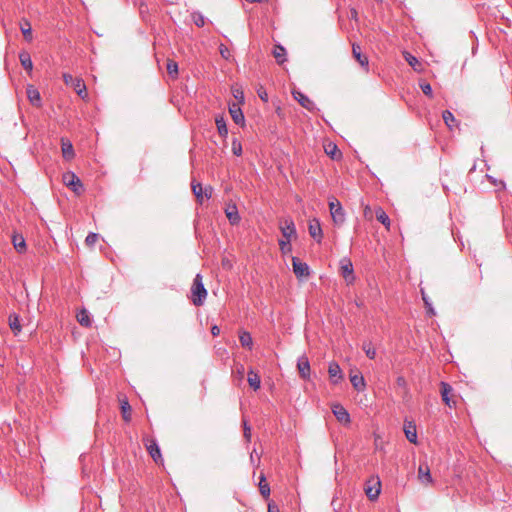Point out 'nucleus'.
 <instances>
[{
    "mask_svg": "<svg viewBox=\"0 0 512 512\" xmlns=\"http://www.w3.org/2000/svg\"><path fill=\"white\" fill-rule=\"evenodd\" d=\"M418 478L422 483L430 484L433 482V478L430 472V468L427 464H421L418 468Z\"/></svg>",
    "mask_w": 512,
    "mask_h": 512,
    "instance_id": "20",
    "label": "nucleus"
},
{
    "mask_svg": "<svg viewBox=\"0 0 512 512\" xmlns=\"http://www.w3.org/2000/svg\"><path fill=\"white\" fill-rule=\"evenodd\" d=\"M225 215L231 225H238L241 221V217L238 212L237 205L235 203H229L225 208Z\"/></svg>",
    "mask_w": 512,
    "mask_h": 512,
    "instance_id": "13",
    "label": "nucleus"
},
{
    "mask_svg": "<svg viewBox=\"0 0 512 512\" xmlns=\"http://www.w3.org/2000/svg\"><path fill=\"white\" fill-rule=\"evenodd\" d=\"M440 387H441L440 393H441L443 402L451 408L453 405H455V402L452 401V399L450 397V394L453 390L452 386L449 383L442 381L440 384Z\"/></svg>",
    "mask_w": 512,
    "mask_h": 512,
    "instance_id": "16",
    "label": "nucleus"
},
{
    "mask_svg": "<svg viewBox=\"0 0 512 512\" xmlns=\"http://www.w3.org/2000/svg\"><path fill=\"white\" fill-rule=\"evenodd\" d=\"M247 381L249 386L254 390L257 391L261 387V379L259 374L253 369L249 368L248 370V377Z\"/></svg>",
    "mask_w": 512,
    "mask_h": 512,
    "instance_id": "18",
    "label": "nucleus"
},
{
    "mask_svg": "<svg viewBox=\"0 0 512 512\" xmlns=\"http://www.w3.org/2000/svg\"><path fill=\"white\" fill-rule=\"evenodd\" d=\"M228 111L235 124L241 126L245 125V116L239 103H229Z\"/></svg>",
    "mask_w": 512,
    "mask_h": 512,
    "instance_id": "9",
    "label": "nucleus"
},
{
    "mask_svg": "<svg viewBox=\"0 0 512 512\" xmlns=\"http://www.w3.org/2000/svg\"><path fill=\"white\" fill-rule=\"evenodd\" d=\"M71 86H73L75 92L78 94V96H80L82 99H84L85 97H87V90H86V85L84 83V81L81 79V78H75L74 80V84H72Z\"/></svg>",
    "mask_w": 512,
    "mask_h": 512,
    "instance_id": "29",
    "label": "nucleus"
},
{
    "mask_svg": "<svg viewBox=\"0 0 512 512\" xmlns=\"http://www.w3.org/2000/svg\"><path fill=\"white\" fill-rule=\"evenodd\" d=\"M260 482H259V491H260V494L264 497V498H268L270 496V486L269 484L266 482V477L263 473H261L260 477Z\"/></svg>",
    "mask_w": 512,
    "mask_h": 512,
    "instance_id": "34",
    "label": "nucleus"
},
{
    "mask_svg": "<svg viewBox=\"0 0 512 512\" xmlns=\"http://www.w3.org/2000/svg\"><path fill=\"white\" fill-rule=\"evenodd\" d=\"M410 396V393L409 394H405V392L403 393V398H406V397H409Z\"/></svg>",
    "mask_w": 512,
    "mask_h": 512,
    "instance_id": "60",
    "label": "nucleus"
},
{
    "mask_svg": "<svg viewBox=\"0 0 512 512\" xmlns=\"http://www.w3.org/2000/svg\"><path fill=\"white\" fill-rule=\"evenodd\" d=\"M308 232L309 235L320 244L323 239V230L321 227L320 220L318 218H313L309 220L308 223Z\"/></svg>",
    "mask_w": 512,
    "mask_h": 512,
    "instance_id": "7",
    "label": "nucleus"
},
{
    "mask_svg": "<svg viewBox=\"0 0 512 512\" xmlns=\"http://www.w3.org/2000/svg\"><path fill=\"white\" fill-rule=\"evenodd\" d=\"M362 349L363 351L365 352V355L371 359V360H374L375 357H376V350L375 348L372 346V343L371 342H364L363 345H362Z\"/></svg>",
    "mask_w": 512,
    "mask_h": 512,
    "instance_id": "38",
    "label": "nucleus"
},
{
    "mask_svg": "<svg viewBox=\"0 0 512 512\" xmlns=\"http://www.w3.org/2000/svg\"><path fill=\"white\" fill-rule=\"evenodd\" d=\"M21 32L26 41H32V27L31 23L28 19H22V23L20 26Z\"/></svg>",
    "mask_w": 512,
    "mask_h": 512,
    "instance_id": "31",
    "label": "nucleus"
},
{
    "mask_svg": "<svg viewBox=\"0 0 512 512\" xmlns=\"http://www.w3.org/2000/svg\"><path fill=\"white\" fill-rule=\"evenodd\" d=\"M404 58L406 60V62L415 70L417 71L419 69V67H421V63L419 61V59L412 55L411 53L409 52H405L404 53Z\"/></svg>",
    "mask_w": 512,
    "mask_h": 512,
    "instance_id": "35",
    "label": "nucleus"
},
{
    "mask_svg": "<svg viewBox=\"0 0 512 512\" xmlns=\"http://www.w3.org/2000/svg\"><path fill=\"white\" fill-rule=\"evenodd\" d=\"M376 218L377 220L383 224L386 228H389L390 226V218L389 216L387 215V213L382 209V208H379L377 211H376Z\"/></svg>",
    "mask_w": 512,
    "mask_h": 512,
    "instance_id": "37",
    "label": "nucleus"
},
{
    "mask_svg": "<svg viewBox=\"0 0 512 512\" xmlns=\"http://www.w3.org/2000/svg\"><path fill=\"white\" fill-rule=\"evenodd\" d=\"M191 293H192V298H191L192 303L195 306L203 305L204 300L206 299V296H207V290L204 287V284L202 282V276L199 273L196 274V276L193 280Z\"/></svg>",
    "mask_w": 512,
    "mask_h": 512,
    "instance_id": "2",
    "label": "nucleus"
},
{
    "mask_svg": "<svg viewBox=\"0 0 512 512\" xmlns=\"http://www.w3.org/2000/svg\"><path fill=\"white\" fill-rule=\"evenodd\" d=\"M356 305H357L358 307H361V306L363 305V303H362V302H356Z\"/></svg>",
    "mask_w": 512,
    "mask_h": 512,
    "instance_id": "59",
    "label": "nucleus"
},
{
    "mask_svg": "<svg viewBox=\"0 0 512 512\" xmlns=\"http://www.w3.org/2000/svg\"><path fill=\"white\" fill-rule=\"evenodd\" d=\"M178 63L173 60H168L167 62V72L172 78H176L178 76Z\"/></svg>",
    "mask_w": 512,
    "mask_h": 512,
    "instance_id": "40",
    "label": "nucleus"
},
{
    "mask_svg": "<svg viewBox=\"0 0 512 512\" xmlns=\"http://www.w3.org/2000/svg\"><path fill=\"white\" fill-rule=\"evenodd\" d=\"M340 271L347 284H352L355 281L354 268L350 258L343 257L340 260Z\"/></svg>",
    "mask_w": 512,
    "mask_h": 512,
    "instance_id": "4",
    "label": "nucleus"
},
{
    "mask_svg": "<svg viewBox=\"0 0 512 512\" xmlns=\"http://www.w3.org/2000/svg\"><path fill=\"white\" fill-rule=\"evenodd\" d=\"M243 372H244V367L241 365L240 368L238 369V373L242 374Z\"/></svg>",
    "mask_w": 512,
    "mask_h": 512,
    "instance_id": "58",
    "label": "nucleus"
},
{
    "mask_svg": "<svg viewBox=\"0 0 512 512\" xmlns=\"http://www.w3.org/2000/svg\"><path fill=\"white\" fill-rule=\"evenodd\" d=\"M380 492H381V483H380L379 479H377L374 486L367 485L365 488L366 496L371 501L377 500Z\"/></svg>",
    "mask_w": 512,
    "mask_h": 512,
    "instance_id": "19",
    "label": "nucleus"
},
{
    "mask_svg": "<svg viewBox=\"0 0 512 512\" xmlns=\"http://www.w3.org/2000/svg\"><path fill=\"white\" fill-rule=\"evenodd\" d=\"M331 410L335 418L344 425H348L351 422L350 414L347 409L340 403H334L331 406Z\"/></svg>",
    "mask_w": 512,
    "mask_h": 512,
    "instance_id": "6",
    "label": "nucleus"
},
{
    "mask_svg": "<svg viewBox=\"0 0 512 512\" xmlns=\"http://www.w3.org/2000/svg\"><path fill=\"white\" fill-rule=\"evenodd\" d=\"M63 180L65 185L70 188L75 194L80 195L83 191V184L80 178L74 172L64 174Z\"/></svg>",
    "mask_w": 512,
    "mask_h": 512,
    "instance_id": "5",
    "label": "nucleus"
},
{
    "mask_svg": "<svg viewBox=\"0 0 512 512\" xmlns=\"http://www.w3.org/2000/svg\"><path fill=\"white\" fill-rule=\"evenodd\" d=\"M146 446L149 455L155 462H158L159 459H162L161 449L155 440H152L150 444H147Z\"/></svg>",
    "mask_w": 512,
    "mask_h": 512,
    "instance_id": "24",
    "label": "nucleus"
},
{
    "mask_svg": "<svg viewBox=\"0 0 512 512\" xmlns=\"http://www.w3.org/2000/svg\"><path fill=\"white\" fill-rule=\"evenodd\" d=\"M286 55V49L281 44L275 45L273 56L275 57L278 64H283L287 61Z\"/></svg>",
    "mask_w": 512,
    "mask_h": 512,
    "instance_id": "28",
    "label": "nucleus"
},
{
    "mask_svg": "<svg viewBox=\"0 0 512 512\" xmlns=\"http://www.w3.org/2000/svg\"><path fill=\"white\" fill-rule=\"evenodd\" d=\"M27 98L34 107L42 106V99L40 92L33 85L29 84L26 88Z\"/></svg>",
    "mask_w": 512,
    "mask_h": 512,
    "instance_id": "15",
    "label": "nucleus"
},
{
    "mask_svg": "<svg viewBox=\"0 0 512 512\" xmlns=\"http://www.w3.org/2000/svg\"><path fill=\"white\" fill-rule=\"evenodd\" d=\"M357 16H358L357 10L356 9H351L350 10V17H351V19L357 20Z\"/></svg>",
    "mask_w": 512,
    "mask_h": 512,
    "instance_id": "56",
    "label": "nucleus"
},
{
    "mask_svg": "<svg viewBox=\"0 0 512 512\" xmlns=\"http://www.w3.org/2000/svg\"><path fill=\"white\" fill-rule=\"evenodd\" d=\"M62 155L66 160L73 159L75 156L74 148L71 141L67 138H61Z\"/></svg>",
    "mask_w": 512,
    "mask_h": 512,
    "instance_id": "17",
    "label": "nucleus"
},
{
    "mask_svg": "<svg viewBox=\"0 0 512 512\" xmlns=\"http://www.w3.org/2000/svg\"><path fill=\"white\" fill-rule=\"evenodd\" d=\"M297 369L303 380H309L311 376V367L306 355H302L297 360Z\"/></svg>",
    "mask_w": 512,
    "mask_h": 512,
    "instance_id": "12",
    "label": "nucleus"
},
{
    "mask_svg": "<svg viewBox=\"0 0 512 512\" xmlns=\"http://www.w3.org/2000/svg\"><path fill=\"white\" fill-rule=\"evenodd\" d=\"M63 80L67 85H72L74 84L75 77H73L71 74L64 73Z\"/></svg>",
    "mask_w": 512,
    "mask_h": 512,
    "instance_id": "51",
    "label": "nucleus"
},
{
    "mask_svg": "<svg viewBox=\"0 0 512 512\" xmlns=\"http://www.w3.org/2000/svg\"><path fill=\"white\" fill-rule=\"evenodd\" d=\"M191 188H192L193 194L195 195L197 201L201 204L203 202V189H202V185L200 183L192 182Z\"/></svg>",
    "mask_w": 512,
    "mask_h": 512,
    "instance_id": "39",
    "label": "nucleus"
},
{
    "mask_svg": "<svg viewBox=\"0 0 512 512\" xmlns=\"http://www.w3.org/2000/svg\"><path fill=\"white\" fill-rule=\"evenodd\" d=\"M325 152L327 155H329L332 159H337L341 156L340 151L338 150L337 146L333 143H330L326 148Z\"/></svg>",
    "mask_w": 512,
    "mask_h": 512,
    "instance_id": "42",
    "label": "nucleus"
},
{
    "mask_svg": "<svg viewBox=\"0 0 512 512\" xmlns=\"http://www.w3.org/2000/svg\"><path fill=\"white\" fill-rule=\"evenodd\" d=\"M239 341L242 345V347L247 348L249 350L252 349L253 346V339L251 334L248 331H241L239 334Z\"/></svg>",
    "mask_w": 512,
    "mask_h": 512,
    "instance_id": "30",
    "label": "nucleus"
},
{
    "mask_svg": "<svg viewBox=\"0 0 512 512\" xmlns=\"http://www.w3.org/2000/svg\"><path fill=\"white\" fill-rule=\"evenodd\" d=\"M293 272L297 278L309 276L310 267L307 263L300 261L298 257H292Z\"/></svg>",
    "mask_w": 512,
    "mask_h": 512,
    "instance_id": "10",
    "label": "nucleus"
},
{
    "mask_svg": "<svg viewBox=\"0 0 512 512\" xmlns=\"http://www.w3.org/2000/svg\"><path fill=\"white\" fill-rule=\"evenodd\" d=\"M215 124L217 127L218 134L221 137L226 138L228 135V127L226 124V120L223 115L219 114L215 117Z\"/></svg>",
    "mask_w": 512,
    "mask_h": 512,
    "instance_id": "23",
    "label": "nucleus"
},
{
    "mask_svg": "<svg viewBox=\"0 0 512 512\" xmlns=\"http://www.w3.org/2000/svg\"><path fill=\"white\" fill-rule=\"evenodd\" d=\"M211 334H212L213 336H218V335L220 334V328H219V326H217V325H213V326L211 327Z\"/></svg>",
    "mask_w": 512,
    "mask_h": 512,
    "instance_id": "54",
    "label": "nucleus"
},
{
    "mask_svg": "<svg viewBox=\"0 0 512 512\" xmlns=\"http://www.w3.org/2000/svg\"><path fill=\"white\" fill-rule=\"evenodd\" d=\"M352 52H353L354 58L358 61V63L362 67L368 66V64H369L368 58L366 56L362 55L361 48L358 44L354 43L352 45Z\"/></svg>",
    "mask_w": 512,
    "mask_h": 512,
    "instance_id": "26",
    "label": "nucleus"
},
{
    "mask_svg": "<svg viewBox=\"0 0 512 512\" xmlns=\"http://www.w3.org/2000/svg\"><path fill=\"white\" fill-rule=\"evenodd\" d=\"M77 321L83 327H90L92 324L90 313L85 308L81 309L77 313Z\"/></svg>",
    "mask_w": 512,
    "mask_h": 512,
    "instance_id": "27",
    "label": "nucleus"
},
{
    "mask_svg": "<svg viewBox=\"0 0 512 512\" xmlns=\"http://www.w3.org/2000/svg\"><path fill=\"white\" fill-rule=\"evenodd\" d=\"M12 242L17 252L22 253L26 250L27 245L22 235H14Z\"/></svg>",
    "mask_w": 512,
    "mask_h": 512,
    "instance_id": "33",
    "label": "nucleus"
},
{
    "mask_svg": "<svg viewBox=\"0 0 512 512\" xmlns=\"http://www.w3.org/2000/svg\"><path fill=\"white\" fill-rule=\"evenodd\" d=\"M258 95L259 97L264 101V102H267L268 101V95L266 93V91H258Z\"/></svg>",
    "mask_w": 512,
    "mask_h": 512,
    "instance_id": "55",
    "label": "nucleus"
},
{
    "mask_svg": "<svg viewBox=\"0 0 512 512\" xmlns=\"http://www.w3.org/2000/svg\"><path fill=\"white\" fill-rule=\"evenodd\" d=\"M293 98L305 109L312 112L316 109L315 103L303 92L297 89L292 90Z\"/></svg>",
    "mask_w": 512,
    "mask_h": 512,
    "instance_id": "8",
    "label": "nucleus"
},
{
    "mask_svg": "<svg viewBox=\"0 0 512 512\" xmlns=\"http://www.w3.org/2000/svg\"><path fill=\"white\" fill-rule=\"evenodd\" d=\"M328 204L333 222L336 225L343 224L345 221V212L340 201L336 198H332Z\"/></svg>",
    "mask_w": 512,
    "mask_h": 512,
    "instance_id": "3",
    "label": "nucleus"
},
{
    "mask_svg": "<svg viewBox=\"0 0 512 512\" xmlns=\"http://www.w3.org/2000/svg\"><path fill=\"white\" fill-rule=\"evenodd\" d=\"M120 409L122 413L123 420L125 422H129L131 420V406L127 399H124L120 402Z\"/></svg>",
    "mask_w": 512,
    "mask_h": 512,
    "instance_id": "32",
    "label": "nucleus"
},
{
    "mask_svg": "<svg viewBox=\"0 0 512 512\" xmlns=\"http://www.w3.org/2000/svg\"><path fill=\"white\" fill-rule=\"evenodd\" d=\"M442 118L445 122V124L450 128L452 129V124L453 123H456V118L455 116L453 115V113L449 110H445L443 111L442 113Z\"/></svg>",
    "mask_w": 512,
    "mask_h": 512,
    "instance_id": "41",
    "label": "nucleus"
},
{
    "mask_svg": "<svg viewBox=\"0 0 512 512\" xmlns=\"http://www.w3.org/2000/svg\"><path fill=\"white\" fill-rule=\"evenodd\" d=\"M19 60L23 69L27 72H31L33 69V62L29 52L23 50L19 53Z\"/></svg>",
    "mask_w": 512,
    "mask_h": 512,
    "instance_id": "22",
    "label": "nucleus"
},
{
    "mask_svg": "<svg viewBox=\"0 0 512 512\" xmlns=\"http://www.w3.org/2000/svg\"><path fill=\"white\" fill-rule=\"evenodd\" d=\"M243 427H244V438L246 439V441L249 442L251 440V427L245 420L243 421Z\"/></svg>",
    "mask_w": 512,
    "mask_h": 512,
    "instance_id": "49",
    "label": "nucleus"
},
{
    "mask_svg": "<svg viewBox=\"0 0 512 512\" xmlns=\"http://www.w3.org/2000/svg\"><path fill=\"white\" fill-rule=\"evenodd\" d=\"M403 431H404L406 439L410 443L417 444V442H418L417 429H416V424L414 421L409 420L408 418H405L404 425H403Z\"/></svg>",
    "mask_w": 512,
    "mask_h": 512,
    "instance_id": "11",
    "label": "nucleus"
},
{
    "mask_svg": "<svg viewBox=\"0 0 512 512\" xmlns=\"http://www.w3.org/2000/svg\"><path fill=\"white\" fill-rule=\"evenodd\" d=\"M233 97L237 100L236 103H239V105L243 104L245 101L244 93L240 89H233L232 90Z\"/></svg>",
    "mask_w": 512,
    "mask_h": 512,
    "instance_id": "47",
    "label": "nucleus"
},
{
    "mask_svg": "<svg viewBox=\"0 0 512 512\" xmlns=\"http://www.w3.org/2000/svg\"><path fill=\"white\" fill-rule=\"evenodd\" d=\"M396 385H397V387L403 389V392H405V394H409V387H408V383H407V380L405 379V377L398 376L396 378Z\"/></svg>",
    "mask_w": 512,
    "mask_h": 512,
    "instance_id": "46",
    "label": "nucleus"
},
{
    "mask_svg": "<svg viewBox=\"0 0 512 512\" xmlns=\"http://www.w3.org/2000/svg\"><path fill=\"white\" fill-rule=\"evenodd\" d=\"M232 153L235 156H241L243 153L242 144L237 138L232 140Z\"/></svg>",
    "mask_w": 512,
    "mask_h": 512,
    "instance_id": "45",
    "label": "nucleus"
},
{
    "mask_svg": "<svg viewBox=\"0 0 512 512\" xmlns=\"http://www.w3.org/2000/svg\"><path fill=\"white\" fill-rule=\"evenodd\" d=\"M489 178V180L491 181V183H493L495 186H499L500 188H505V182L500 180L499 182L493 178L492 176H487Z\"/></svg>",
    "mask_w": 512,
    "mask_h": 512,
    "instance_id": "52",
    "label": "nucleus"
},
{
    "mask_svg": "<svg viewBox=\"0 0 512 512\" xmlns=\"http://www.w3.org/2000/svg\"><path fill=\"white\" fill-rule=\"evenodd\" d=\"M211 195H212V187H208V188H206V189H205V196H206L207 198H210V197H211Z\"/></svg>",
    "mask_w": 512,
    "mask_h": 512,
    "instance_id": "57",
    "label": "nucleus"
},
{
    "mask_svg": "<svg viewBox=\"0 0 512 512\" xmlns=\"http://www.w3.org/2000/svg\"><path fill=\"white\" fill-rule=\"evenodd\" d=\"M421 295H422V300L425 304V308L427 310V314L429 316H434L436 314L435 309L432 305L430 298L426 295V293L424 292L423 289H421Z\"/></svg>",
    "mask_w": 512,
    "mask_h": 512,
    "instance_id": "36",
    "label": "nucleus"
},
{
    "mask_svg": "<svg viewBox=\"0 0 512 512\" xmlns=\"http://www.w3.org/2000/svg\"><path fill=\"white\" fill-rule=\"evenodd\" d=\"M352 386L358 392L363 391L366 387L365 379L362 374H354L350 376Z\"/></svg>",
    "mask_w": 512,
    "mask_h": 512,
    "instance_id": "25",
    "label": "nucleus"
},
{
    "mask_svg": "<svg viewBox=\"0 0 512 512\" xmlns=\"http://www.w3.org/2000/svg\"><path fill=\"white\" fill-rule=\"evenodd\" d=\"M98 238H99V234L90 232L85 239V243L88 246H93L97 242Z\"/></svg>",
    "mask_w": 512,
    "mask_h": 512,
    "instance_id": "48",
    "label": "nucleus"
},
{
    "mask_svg": "<svg viewBox=\"0 0 512 512\" xmlns=\"http://www.w3.org/2000/svg\"><path fill=\"white\" fill-rule=\"evenodd\" d=\"M419 87L426 96H428L429 98L433 97V89L430 83L426 81H421L419 83Z\"/></svg>",
    "mask_w": 512,
    "mask_h": 512,
    "instance_id": "44",
    "label": "nucleus"
},
{
    "mask_svg": "<svg viewBox=\"0 0 512 512\" xmlns=\"http://www.w3.org/2000/svg\"><path fill=\"white\" fill-rule=\"evenodd\" d=\"M219 53L224 59H229L230 57V51L224 44H220Z\"/></svg>",
    "mask_w": 512,
    "mask_h": 512,
    "instance_id": "50",
    "label": "nucleus"
},
{
    "mask_svg": "<svg viewBox=\"0 0 512 512\" xmlns=\"http://www.w3.org/2000/svg\"><path fill=\"white\" fill-rule=\"evenodd\" d=\"M8 324L15 336H17L22 331L20 317L18 314L11 313L8 317Z\"/></svg>",
    "mask_w": 512,
    "mask_h": 512,
    "instance_id": "21",
    "label": "nucleus"
},
{
    "mask_svg": "<svg viewBox=\"0 0 512 512\" xmlns=\"http://www.w3.org/2000/svg\"><path fill=\"white\" fill-rule=\"evenodd\" d=\"M280 231L283 238L278 240V245L282 254L286 255L292 251V246L290 244L291 239L297 237V230L293 219L286 218L280 225Z\"/></svg>",
    "mask_w": 512,
    "mask_h": 512,
    "instance_id": "1",
    "label": "nucleus"
},
{
    "mask_svg": "<svg viewBox=\"0 0 512 512\" xmlns=\"http://www.w3.org/2000/svg\"><path fill=\"white\" fill-rule=\"evenodd\" d=\"M268 512H280L278 506L274 502L268 504Z\"/></svg>",
    "mask_w": 512,
    "mask_h": 512,
    "instance_id": "53",
    "label": "nucleus"
},
{
    "mask_svg": "<svg viewBox=\"0 0 512 512\" xmlns=\"http://www.w3.org/2000/svg\"><path fill=\"white\" fill-rule=\"evenodd\" d=\"M328 374L330 381L333 384H338L343 379V374L340 365L335 361L329 363Z\"/></svg>",
    "mask_w": 512,
    "mask_h": 512,
    "instance_id": "14",
    "label": "nucleus"
},
{
    "mask_svg": "<svg viewBox=\"0 0 512 512\" xmlns=\"http://www.w3.org/2000/svg\"><path fill=\"white\" fill-rule=\"evenodd\" d=\"M192 20H193L194 24L199 28H201L205 25V17L199 11H195L192 13Z\"/></svg>",
    "mask_w": 512,
    "mask_h": 512,
    "instance_id": "43",
    "label": "nucleus"
}]
</instances>
